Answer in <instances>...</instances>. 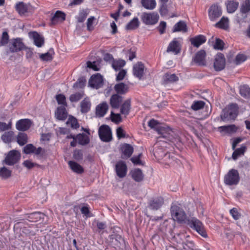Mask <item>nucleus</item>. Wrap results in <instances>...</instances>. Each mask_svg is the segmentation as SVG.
Here are the masks:
<instances>
[{
    "instance_id": "60",
    "label": "nucleus",
    "mask_w": 250,
    "mask_h": 250,
    "mask_svg": "<svg viewBox=\"0 0 250 250\" xmlns=\"http://www.w3.org/2000/svg\"><path fill=\"white\" fill-rule=\"evenodd\" d=\"M110 116L111 121L116 124H119L122 121V117L120 114H115L111 112Z\"/></svg>"
},
{
    "instance_id": "22",
    "label": "nucleus",
    "mask_w": 250,
    "mask_h": 250,
    "mask_svg": "<svg viewBox=\"0 0 250 250\" xmlns=\"http://www.w3.org/2000/svg\"><path fill=\"white\" fill-rule=\"evenodd\" d=\"M24 47V45L21 40L16 39L13 41L10 47V50L12 52H16L23 49Z\"/></svg>"
},
{
    "instance_id": "40",
    "label": "nucleus",
    "mask_w": 250,
    "mask_h": 250,
    "mask_svg": "<svg viewBox=\"0 0 250 250\" xmlns=\"http://www.w3.org/2000/svg\"><path fill=\"white\" fill-rule=\"evenodd\" d=\"M139 26V21L137 17L134 18L126 25L125 28L127 30H133L138 28Z\"/></svg>"
},
{
    "instance_id": "54",
    "label": "nucleus",
    "mask_w": 250,
    "mask_h": 250,
    "mask_svg": "<svg viewBox=\"0 0 250 250\" xmlns=\"http://www.w3.org/2000/svg\"><path fill=\"white\" fill-rule=\"evenodd\" d=\"M86 66L87 67L91 68L94 71H99L100 69V66L99 64L95 61L93 62L90 61L87 62Z\"/></svg>"
},
{
    "instance_id": "35",
    "label": "nucleus",
    "mask_w": 250,
    "mask_h": 250,
    "mask_svg": "<svg viewBox=\"0 0 250 250\" xmlns=\"http://www.w3.org/2000/svg\"><path fill=\"white\" fill-rule=\"evenodd\" d=\"M131 108V101L128 99L125 101L121 107L120 112L121 114L127 115L130 111Z\"/></svg>"
},
{
    "instance_id": "11",
    "label": "nucleus",
    "mask_w": 250,
    "mask_h": 250,
    "mask_svg": "<svg viewBox=\"0 0 250 250\" xmlns=\"http://www.w3.org/2000/svg\"><path fill=\"white\" fill-rule=\"evenodd\" d=\"M226 64V60L224 55L221 53H218L214 59V68L216 71L223 70Z\"/></svg>"
},
{
    "instance_id": "37",
    "label": "nucleus",
    "mask_w": 250,
    "mask_h": 250,
    "mask_svg": "<svg viewBox=\"0 0 250 250\" xmlns=\"http://www.w3.org/2000/svg\"><path fill=\"white\" fill-rule=\"evenodd\" d=\"M142 6L146 9L153 10L156 5L155 0H141Z\"/></svg>"
},
{
    "instance_id": "19",
    "label": "nucleus",
    "mask_w": 250,
    "mask_h": 250,
    "mask_svg": "<svg viewBox=\"0 0 250 250\" xmlns=\"http://www.w3.org/2000/svg\"><path fill=\"white\" fill-rule=\"evenodd\" d=\"M114 89L116 92V94L122 96L128 92L129 86L124 83H119L114 85Z\"/></svg>"
},
{
    "instance_id": "4",
    "label": "nucleus",
    "mask_w": 250,
    "mask_h": 250,
    "mask_svg": "<svg viewBox=\"0 0 250 250\" xmlns=\"http://www.w3.org/2000/svg\"><path fill=\"white\" fill-rule=\"evenodd\" d=\"M240 179L238 171L232 168L230 169L225 175L224 181L226 185L235 186L239 183Z\"/></svg>"
},
{
    "instance_id": "43",
    "label": "nucleus",
    "mask_w": 250,
    "mask_h": 250,
    "mask_svg": "<svg viewBox=\"0 0 250 250\" xmlns=\"http://www.w3.org/2000/svg\"><path fill=\"white\" fill-rule=\"evenodd\" d=\"M54 54L53 48L49 49V51L40 55V58L43 61H50L53 59V55Z\"/></svg>"
},
{
    "instance_id": "50",
    "label": "nucleus",
    "mask_w": 250,
    "mask_h": 250,
    "mask_svg": "<svg viewBox=\"0 0 250 250\" xmlns=\"http://www.w3.org/2000/svg\"><path fill=\"white\" fill-rule=\"evenodd\" d=\"M66 124L74 129H77L79 127V124L77 120L72 116L69 117Z\"/></svg>"
},
{
    "instance_id": "64",
    "label": "nucleus",
    "mask_w": 250,
    "mask_h": 250,
    "mask_svg": "<svg viewBox=\"0 0 250 250\" xmlns=\"http://www.w3.org/2000/svg\"><path fill=\"white\" fill-rule=\"evenodd\" d=\"M126 74V71L125 70L122 69L120 70L119 72L117 75L116 80L117 81H120L123 80L124 79Z\"/></svg>"
},
{
    "instance_id": "9",
    "label": "nucleus",
    "mask_w": 250,
    "mask_h": 250,
    "mask_svg": "<svg viewBox=\"0 0 250 250\" xmlns=\"http://www.w3.org/2000/svg\"><path fill=\"white\" fill-rule=\"evenodd\" d=\"M164 204V198L161 196L152 198L148 202V208L150 210H157Z\"/></svg>"
},
{
    "instance_id": "48",
    "label": "nucleus",
    "mask_w": 250,
    "mask_h": 250,
    "mask_svg": "<svg viewBox=\"0 0 250 250\" xmlns=\"http://www.w3.org/2000/svg\"><path fill=\"white\" fill-rule=\"evenodd\" d=\"M14 136L13 131L5 132L1 137L2 140L4 143H10L11 142Z\"/></svg>"
},
{
    "instance_id": "63",
    "label": "nucleus",
    "mask_w": 250,
    "mask_h": 250,
    "mask_svg": "<svg viewBox=\"0 0 250 250\" xmlns=\"http://www.w3.org/2000/svg\"><path fill=\"white\" fill-rule=\"evenodd\" d=\"M230 214L235 220H238L240 217V214L238 212L236 208H233L229 211Z\"/></svg>"
},
{
    "instance_id": "32",
    "label": "nucleus",
    "mask_w": 250,
    "mask_h": 250,
    "mask_svg": "<svg viewBox=\"0 0 250 250\" xmlns=\"http://www.w3.org/2000/svg\"><path fill=\"white\" fill-rule=\"evenodd\" d=\"M55 116L59 120H64L67 118V112L64 106H61L57 108L55 112Z\"/></svg>"
},
{
    "instance_id": "47",
    "label": "nucleus",
    "mask_w": 250,
    "mask_h": 250,
    "mask_svg": "<svg viewBox=\"0 0 250 250\" xmlns=\"http://www.w3.org/2000/svg\"><path fill=\"white\" fill-rule=\"evenodd\" d=\"M20 157H5L2 161L3 165L13 166L18 162Z\"/></svg>"
},
{
    "instance_id": "24",
    "label": "nucleus",
    "mask_w": 250,
    "mask_h": 250,
    "mask_svg": "<svg viewBox=\"0 0 250 250\" xmlns=\"http://www.w3.org/2000/svg\"><path fill=\"white\" fill-rule=\"evenodd\" d=\"M68 165L71 170L78 174H81L84 172L83 167L74 161H69Z\"/></svg>"
},
{
    "instance_id": "25",
    "label": "nucleus",
    "mask_w": 250,
    "mask_h": 250,
    "mask_svg": "<svg viewBox=\"0 0 250 250\" xmlns=\"http://www.w3.org/2000/svg\"><path fill=\"white\" fill-rule=\"evenodd\" d=\"M144 66L141 62H138L135 64L133 66V74L134 75L139 78L141 79L144 74Z\"/></svg>"
},
{
    "instance_id": "17",
    "label": "nucleus",
    "mask_w": 250,
    "mask_h": 250,
    "mask_svg": "<svg viewBox=\"0 0 250 250\" xmlns=\"http://www.w3.org/2000/svg\"><path fill=\"white\" fill-rule=\"evenodd\" d=\"M123 97L118 94H113L110 99V104L113 108H118L123 100Z\"/></svg>"
},
{
    "instance_id": "38",
    "label": "nucleus",
    "mask_w": 250,
    "mask_h": 250,
    "mask_svg": "<svg viewBox=\"0 0 250 250\" xmlns=\"http://www.w3.org/2000/svg\"><path fill=\"white\" fill-rule=\"evenodd\" d=\"M215 26L217 28L227 29L229 26L228 18L223 17L218 22L215 23Z\"/></svg>"
},
{
    "instance_id": "52",
    "label": "nucleus",
    "mask_w": 250,
    "mask_h": 250,
    "mask_svg": "<svg viewBox=\"0 0 250 250\" xmlns=\"http://www.w3.org/2000/svg\"><path fill=\"white\" fill-rule=\"evenodd\" d=\"M205 102L202 101H194L191 106L192 109L195 111L200 110L205 106Z\"/></svg>"
},
{
    "instance_id": "42",
    "label": "nucleus",
    "mask_w": 250,
    "mask_h": 250,
    "mask_svg": "<svg viewBox=\"0 0 250 250\" xmlns=\"http://www.w3.org/2000/svg\"><path fill=\"white\" fill-rule=\"evenodd\" d=\"M240 94L246 99H250V88L247 85L240 87Z\"/></svg>"
},
{
    "instance_id": "61",
    "label": "nucleus",
    "mask_w": 250,
    "mask_h": 250,
    "mask_svg": "<svg viewBox=\"0 0 250 250\" xmlns=\"http://www.w3.org/2000/svg\"><path fill=\"white\" fill-rule=\"evenodd\" d=\"M224 43L220 39H216L213 45L214 48L217 50H223Z\"/></svg>"
},
{
    "instance_id": "30",
    "label": "nucleus",
    "mask_w": 250,
    "mask_h": 250,
    "mask_svg": "<svg viewBox=\"0 0 250 250\" xmlns=\"http://www.w3.org/2000/svg\"><path fill=\"white\" fill-rule=\"evenodd\" d=\"M227 10L229 13H233L237 9L239 2L234 0H228L226 2Z\"/></svg>"
},
{
    "instance_id": "23",
    "label": "nucleus",
    "mask_w": 250,
    "mask_h": 250,
    "mask_svg": "<svg viewBox=\"0 0 250 250\" xmlns=\"http://www.w3.org/2000/svg\"><path fill=\"white\" fill-rule=\"evenodd\" d=\"M108 109V105L104 102L98 105L96 108V115L99 117H104Z\"/></svg>"
},
{
    "instance_id": "59",
    "label": "nucleus",
    "mask_w": 250,
    "mask_h": 250,
    "mask_svg": "<svg viewBox=\"0 0 250 250\" xmlns=\"http://www.w3.org/2000/svg\"><path fill=\"white\" fill-rule=\"evenodd\" d=\"M247 60V57L245 55L238 54L236 55L235 59V63L237 65L240 64L244 62Z\"/></svg>"
},
{
    "instance_id": "5",
    "label": "nucleus",
    "mask_w": 250,
    "mask_h": 250,
    "mask_svg": "<svg viewBox=\"0 0 250 250\" xmlns=\"http://www.w3.org/2000/svg\"><path fill=\"white\" fill-rule=\"evenodd\" d=\"M172 216L178 222H185L187 218V215L185 211L179 206L173 205L170 208Z\"/></svg>"
},
{
    "instance_id": "41",
    "label": "nucleus",
    "mask_w": 250,
    "mask_h": 250,
    "mask_svg": "<svg viewBox=\"0 0 250 250\" xmlns=\"http://www.w3.org/2000/svg\"><path fill=\"white\" fill-rule=\"evenodd\" d=\"M16 9L20 15H23L28 11V5L22 2H20L16 4Z\"/></svg>"
},
{
    "instance_id": "20",
    "label": "nucleus",
    "mask_w": 250,
    "mask_h": 250,
    "mask_svg": "<svg viewBox=\"0 0 250 250\" xmlns=\"http://www.w3.org/2000/svg\"><path fill=\"white\" fill-rule=\"evenodd\" d=\"M206 53L205 50H200L196 53L193 59L194 61L199 65H205Z\"/></svg>"
},
{
    "instance_id": "34",
    "label": "nucleus",
    "mask_w": 250,
    "mask_h": 250,
    "mask_svg": "<svg viewBox=\"0 0 250 250\" xmlns=\"http://www.w3.org/2000/svg\"><path fill=\"white\" fill-rule=\"evenodd\" d=\"M163 80L164 83L168 84L178 81L179 78L175 74L167 73L164 75Z\"/></svg>"
},
{
    "instance_id": "29",
    "label": "nucleus",
    "mask_w": 250,
    "mask_h": 250,
    "mask_svg": "<svg viewBox=\"0 0 250 250\" xmlns=\"http://www.w3.org/2000/svg\"><path fill=\"white\" fill-rule=\"evenodd\" d=\"M120 150L125 156H131L134 151L133 146L126 143L121 146Z\"/></svg>"
},
{
    "instance_id": "58",
    "label": "nucleus",
    "mask_w": 250,
    "mask_h": 250,
    "mask_svg": "<svg viewBox=\"0 0 250 250\" xmlns=\"http://www.w3.org/2000/svg\"><path fill=\"white\" fill-rule=\"evenodd\" d=\"M9 41V35L6 31L2 33L1 40L0 41V46L5 45Z\"/></svg>"
},
{
    "instance_id": "51",
    "label": "nucleus",
    "mask_w": 250,
    "mask_h": 250,
    "mask_svg": "<svg viewBox=\"0 0 250 250\" xmlns=\"http://www.w3.org/2000/svg\"><path fill=\"white\" fill-rule=\"evenodd\" d=\"M87 15L88 13L86 10H80L78 15L76 16V19L78 22H83L85 21Z\"/></svg>"
},
{
    "instance_id": "53",
    "label": "nucleus",
    "mask_w": 250,
    "mask_h": 250,
    "mask_svg": "<svg viewBox=\"0 0 250 250\" xmlns=\"http://www.w3.org/2000/svg\"><path fill=\"white\" fill-rule=\"evenodd\" d=\"M23 166L28 169H31L34 167H40L41 166L36 163H33L30 160L24 161L22 163Z\"/></svg>"
},
{
    "instance_id": "18",
    "label": "nucleus",
    "mask_w": 250,
    "mask_h": 250,
    "mask_svg": "<svg viewBox=\"0 0 250 250\" xmlns=\"http://www.w3.org/2000/svg\"><path fill=\"white\" fill-rule=\"evenodd\" d=\"M218 130L223 134H231L237 131V127L234 125H230L219 126Z\"/></svg>"
},
{
    "instance_id": "39",
    "label": "nucleus",
    "mask_w": 250,
    "mask_h": 250,
    "mask_svg": "<svg viewBox=\"0 0 250 250\" xmlns=\"http://www.w3.org/2000/svg\"><path fill=\"white\" fill-rule=\"evenodd\" d=\"M17 140L18 144L21 146H22L27 143L28 137L26 133L20 132L17 137Z\"/></svg>"
},
{
    "instance_id": "55",
    "label": "nucleus",
    "mask_w": 250,
    "mask_h": 250,
    "mask_svg": "<svg viewBox=\"0 0 250 250\" xmlns=\"http://www.w3.org/2000/svg\"><path fill=\"white\" fill-rule=\"evenodd\" d=\"M183 250H194V244L192 241H187L182 244Z\"/></svg>"
},
{
    "instance_id": "31",
    "label": "nucleus",
    "mask_w": 250,
    "mask_h": 250,
    "mask_svg": "<svg viewBox=\"0 0 250 250\" xmlns=\"http://www.w3.org/2000/svg\"><path fill=\"white\" fill-rule=\"evenodd\" d=\"M81 112L83 113H87L91 108V102L87 97L85 98L80 103Z\"/></svg>"
},
{
    "instance_id": "6",
    "label": "nucleus",
    "mask_w": 250,
    "mask_h": 250,
    "mask_svg": "<svg viewBox=\"0 0 250 250\" xmlns=\"http://www.w3.org/2000/svg\"><path fill=\"white\" fill-rule=\"evenodd\" d=\"M159 16L157 12H144L141 16V20L146 25H154L157 23Z\"/></svg>"
},
{
    "instance_id": "16",
    "label": "nucleus",
    "mask_w": 250,
    "mask_h": 250,
    "mask_svg": "<svg viewBox=\"0 0 250 250\" xmlns=\"http://www.w3.org/2000/svg\"><path fill=\"white\" fill-rule=\"evenodd\" d=\"M131 178L136 182H141L144 179V174L142 170L136 168L132 169L129 173Z\"/></svg>"
},
{
    "instance_id": "10",
    "label": "nucleus",
    "mask_w": 250,
    "mask_h": 250,
    "mask_svg": "<svg viewBox=\"0 0 250 250\" xmlns=\"http://www.w3.org/2000/svg\"><path fill=\"white\" fill-rule=\"evenodd\" d=\"M221 7L217 5L213 4L209 8L208 17L211 21H215L222 15Z\"/></svg>"
},
{
    "instance_id": "46",
    "label": "nucleus",
    "mask_w": 250,
    "mask_h": 250,
    "mask_svg": "<svg viewBox=\"0 0 250 250\" xmlns=\"http://www.w3.org/2000/svg\"><path fill=\"white\" fill-rule=\"evenodd\" d=\"M84 96L83 91L76 92L71 94L69 97V100L71 102H77L80 100Z\"/></svg>"
},
{
    "instance_id": "14",
    "label": "nucleus",
    "mask_w": 250,
    "mask_h": 250,
    "mask_svg": "<svg viewBox=\"0 0 250 250\" xmlns=\"http://www.w3.org/2000/svg\"><path fill=\"white\" fill-rule=\"evenodd\" d=\"M29 37L34 41V44L38 47H42L44 42V38L36 31L30 32L28 33Z\"/></svg>"
},
{
    "instance_id": "62",
    "label": "nucleus",
    "mask_w": 250,
    "mask_h": 250,
    "mask_svg": "<svg viewBox=\"0 0 250 250\" xmlns=\"http://www.w3.org/2000/svg\"><path fill=\"white\" fill-rule=\"evenodd\" d=\"M167 27V23L166 21H161L159 26L157 27V29L158 30L160 34H163L166 32V29Z\"/></svg>"
},
{
    "instance_id": "44",
    "label": "nucleus",
    "mask_w": 250,
    "mask_h": 250,
    "mask_svg": "<svg viewBox=\"0 0 250 250\" xmlns=\"http://www.w3.org/2000/svg\"><path fill=\"white\" fill-rule=\"evenodd\" d=\"M125 64V62L123 60H113L112 66L115 71L120 70Z\"/></svg>"
},
{
    "instance_id": "1",
    "label": "nucleus",
    "mask_w": 250,
    "mask_h": 250,
    "mask_svg": "<svg viewBox=\"0 0 250 250\" xmlns=\"http://www.w3.org/2000/svg\"><path fill=\"white\" fill-rule=\"evenodd\" d=\"M159 123L153 119H151L148 123V125L153 129L157 130L159 134L161 135V137L167 139L168 141L176 145L181 146V145L183 144V139L178 135L175 134L174 132L170 128L164 127H161L158 128V125Z\"/></svg>"
},
{
    "instance_id": "57",
    "label": "nucleus",
    "mask_w": 250,
    "mask_h": 250,
    "mask_svg": "<svg viewBox=\"0 0 250 250\" xmlns=\"http://www.w3.org/2000/svg\"><path fill=\"white\" fill-rule=\"evenodd\" d=\"M56 99L59 104H62L63 106H66V98L64 95L62 94H58L56 96Z\"/></svg>"
},
{
    "instance_id": "13",
    "label": "nucleus",
    "mask_w": 250,
    "mask_h": 250,
    "mask_svg": "<svg viewBox=\"0 0 250 250\" xmlns=\"http://www.w3.org/2000/svg\"><path fill=\"white\" fill-rule=\"evenodd\" d=\"M23 152L26 154H34L35 155H39L44 152V150L41 147L36 148L31 144L26 145L23 150Z\"/></svg>"
},
{
    "instance_id": "49",
    "label": "nucleus",
    "mask_w": 250,
    "mask_h": 250,
    "mask_svg": "<svg viewBox=\"0 0 250 250\" xmlns=\"http://www.w3.org/2000/svg\"><path fill=\"white\" fill-rule=\"evenodd\" d=\"M11 175V171L5 167H0V177L3 179H7Z\"/></svg>"
},
{
    "instance_id": "56",
    "label": "nucleus",
    "mask_w": 250,
    "mask_h": 250,
    "mask_svg": "<svg viewBox=\"0 0 250 250\" xmlns=\"http://www.w3.org/2000/svg\"><path fill=\"white\" fill-rule=\"evenodd\" d=\"M246 150V147L245 146H242L240 148L234 150L231 156L236 157L244 155Z\"/></svg>"
},
{
    "instance_id": "7",
    "label": "nucleus",
    "mask_w": 250,
    "mask_h": 250,
    "mask_svg": "<svg viewBox=\"0 0 250 250\" xmlns=\"http://www.w3.org/2000/svg\"><path fill=\"white\" fill-rule=\"evenodd\" d=\"M98 134L100 139L104 142H109L112 139L111 128L107 125H101L99 128Z\"/></svg>"
},
{
    "instance_id": "12",
    "label": "nucleus",
    "mask_w": 250,
    "mask_h": 250,
    "mask_svg": "<svg viewBox=\"0 0 250 250\" xmlns=\"http://www.w3.org/2000/svg\"><path fill=\"white\" fill-rule=\"evenodd\" d=\"M115 171L117 176L121 178L126 175L127 167L125 162L120 161L115 165Z\"/></svg>"
},
{
    "instance_id": "45",
    "label": "nucleus",
    "mask_w": 250,
    "mask_h": 250,
    "mask_svg": "<svg viewBox=\"0 0 250 250\" xmlns=\"http://www.w3.org/2000/svg\"><path fill=\"white\" fill-rule=\"evenodd\" d=\"M240 12L242 14H247L250 11V0H245L242 2Z\"/></svg>"
},
{
    "instance_id": "28",
    "label": "nucleus",
    "mask_w": 250,
    "mask_h": 250,
    "mask_svg": "<svg viewBox=\"0 0 250 250\" xmlns=\"http://www.w3.org/2000/svg\"><path fill=\"white\" fill-rule=\"evenodd\" d=\"M188 31V27L186 22L183 21H180L177 22L172 29L173 32H182L186 33Z\"/></svg>"
},
{
    "instance_id": "2",
    "label": "nucleus",
    "mask_w": 250,
    "mask_h": 250,
    "mask_svg": "<svg viewBox=\"0 0 250 250\" xmlns=\"http://www.w3.org/2000/svg\"><path fill=\"white\" fill-rule=\"evenodd\" d=\"M238 113V106L236 104H231L223 109L220 117L223 122L234 120Z\"/></svg>"
},
{
    "instance_id": "8",
    "label": "nucleus",
    "mask_w": 250,
    "mask_h": 250,
    "mask_svg": "<svg viewBox=\"0 0 250 250\" xmlns=\"http://www.w3.org/2000/svg\"><path fill=\"white\" fill-rule=\"evenodd\" d=\"M104 78L100 73L92 75L89 81V86L94 89H98L102 88L104 83Z\"/></svg>"
},
{
    "instance_id": "15",
    "label": "nucleus",
    "mask_w": 250,
    "mask_h": 250,
    "mask_svg": "<svg viewBox=\"0 0 250 250\" xmlns=\"http://www.w3.org/2000/svg\"><path fill=\"white\" fill-rule=\"evenodd\" d=\"M32 122L28 119H23L18 121L16 124V129L19 131L27 130L31 126Z\"/></svg>"
},
{
    "instance_id": "21",
    "label": "nucleus",
    "mask_w": 250,
    "mask_h": 250,
    "mask_svg": "<svg viewBox=\"0 0 250 250\" xmlns=\"http://www.w3.org/2000/svg\"><path fill=\"white\" fill-rule=\"evenodd\" d=\"M180 45L179 42L176 39H174L169 44L167 51L172 52L175 54H177L180 52Z\"/></svg>"
},
{
    "instance_id": "26",
    "label": "nucleus",
    "mask_w": 250,
    "mask_h": 250,
    "mask_svg": "<svg viewBox=\"0 0 250 250\" xmlns=\"http://www.w3.org/2000/svg\"><path fill=\"white\" fill-rule=\"evenodd\" d=\"M27 218L30 222H38L44 219L45 214L41 212H34L27 214Z\"/></svg>"
},
{
    "instance_id": "3",
    "label": "nucleus",
    "mask_w": 250,
    "mask_h": 250,
    "mask_svg": "<svg viewBox=\"0 0 250 250\" xmlns=\"http://www.w3.org/2000/svg\"><path fill=\"white\" fill-rule=\"evenodd\" d=\"M188 224L191 229L196 230L202 237L204 238L208 237L204 224L196 217H191L188 219Z\"/></svg>"
},
{
    "instance_id": "27",
    "label": "nucleus",
    "mask_w": 250,
    "mask_h": 250,
    "mask_svg": "<svg viewBox=\"0 0 250 250\" xmlns=\"http://www.w3.org/2000/svg\"><path fill=\"white\" fill-rule=\"evenodd\" d=\"M190 41L194 46L198 47L206 42V38L203 35H199L190 39Z\"/></svg>"
},
{
    "instance_id": "36",
    "label": "nucleus",
    "mask_w": 250,
    "mask_h": 250,
    "mask_svg": "<svg viewBox=\"0 0 250 250\" xmlns=\"http://www.w3.org/2000/svg\"><path fill=\"white\" fill-rule=\"evenodd\" d=\"M76 137L78 143L82 146L86 145L89 143V137L85 134H79Z\"/></svg>"
},
{
    "instance_id": "33",
    "label": "nucleus",
    "mask_w": 250,
    "mask_h": 250,
    "mask_svg": "<svg viewBox=\"0 0 250 250\" xmlns=\"http://www.w3.org/2000/svg\"><path fill=\"white\" fill-rule=\"evenodd\" d=\"M65 19V14L60 11H57L51 18V23L55 24L59 21H63Z\"/></svg>"
}]
</instances>
